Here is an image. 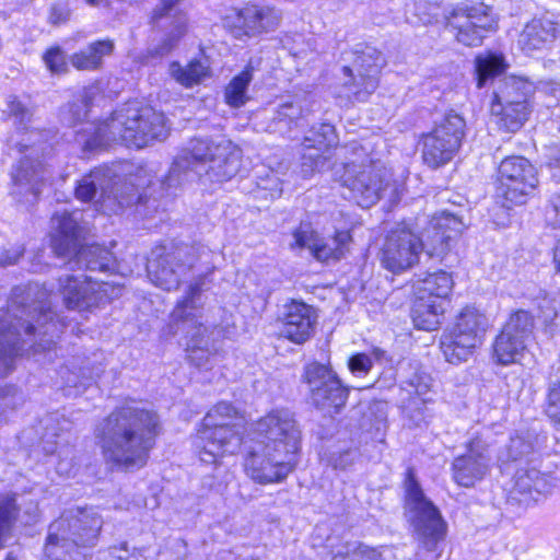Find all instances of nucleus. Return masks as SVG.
<instances>
[{
    "mask_svg": "<svg viewBox=\"0 0 560 560\" xmlns=\"http://www.w3.org/2000/svg\"><path fill=\"white\" fill-rule=\"evenodd\" d=\"M108 282L97 281L88 276H66L58 280V292L69 311L92 313L112 301Z\"/></svg>",
    "mask_w": 560,
    "mask_h": 560,
    "instance_id": "nucleus-17",
    "label": "nucleus"
},
{
    "mask_svg": "<svg viewBox=\"0 0 560 560\" xmlns=\"http://www.w3.org/2000/svg\"><path fill=\"white\" fill-rule=\"evenodd\" d=\"M70 11L61 5L54 4L49 9L48 22L50 25H61L68 22Z\"/></svg>",
    "mask_w": 560,
    "mask_h": 560,
    "instance_id": "nucleus-43",
    "label": "nucleus"
},
{
    "mask_svg": "<svg viewBox=\"0 0 560 560\" xmlns=\"http://www.w3.org/2000/svg\"><path fill=\"white\" fill-rule=\"evenodd\" d=\"M275 322L279 327L278 339L302 346L316 334L318 311L302 299H289Z\"/></svg>",
    "mask_w": 560,
    "mask_h": 560,
    "instance_id": "nucleus-18",
    "label": "nucleus"
},
{
    "mask_svg": "<svg viewBox=\"0 0 560 560\" xmlns=\"http://www.w3.org/2000/svg\"><path fill=\"white\" fill-rule=\"evenodd\" d=\"M465 453L455 456L451 464L452 480L458 487L472 488L489 474L487 445L476 434L465 443Z\"/></svg>",
    "mask_w": 560,
    "mask_h": 560,
    "instance_id": "nucleus-20",
    "label": "nucleus"
},
{
    "mask_svg": "<svg viewBox=\"0 0 560 560\" xmlns=\"http://www.w3.org/2000/svg\"><path fill=\"white\" fill-rule=\"evenodd\" d=\"M509 62L503 52L488 50L474 58V79L478 89L505 74Z\"/></svg>",
    "mask_w": 560,
    "mask_h": 560,
    "instance_id": "nucleus-29",
    "label": "nucleus"
},
{
    "mask_svg": "<svg viewBox=\"0 0 560 560\" xmlns=\"http://www.w3.org/2000/svg\"><path fill=\"white\" fill-rule=\"evenodd\" d=\"M115 42L112 38H98L89 43L84 48L70 56L71 66L78 71H98L104 66L105 58L113 55Z\"/></svg>",
    "mask_w": 560,
    "mask_h": 560,
    "instance_id": "nucleus-28",
    "label": "nucleus"
},
{
    "mask_svg": "<svg viewBox=\"0 0 560 560\" xmlns=\"http://www.w3.org/2000/svg\"><path fill=\"white\" fill-rule=\"evenodd\" d=\"M383 182L380 170L372 165L359 170L347 167L341 179L342 186L349 188L355 197L371 202L378 199L384 188Z\"/></svg>",
    "mask_w": 560,
    "mask_h": 560,
    "instance_id": "nucleus-25",
    "label": "nucleus"
},
{
    "mask_svg": "<svg viewBox=\"0 0 560 560\" xmlns=\"http://www.w3.org/2000/svg\"><path fill=\"white\" fill-rule=\"evenodd\" d=\"M254 70L250 63L245 65L224 86L223 100L231 108H241L248 102L247 91L254 78Z\"/></svg>",
    "mask_w": 560,
    "mask_h": 560,
    "instance_id": "nucleus-32",
    "label": "nucleus"
},
{
    "mask_svg": "<svg viewBox=\"0 0 560 560\" xmlns=\"http://www.w3.org/2000/svg\"><path fill=\"white\" fill-rule=\"evenodd\" d=\"M330 560H382L381 553L362 542L343 544V549L332 553Z\"/></svg>",
    "mask_w": 560,
    "mask_h": 560,
    "instance_id": "nucleus-36",
    "label": "nucleus"
},
{
    "mask_svg": "<svg viewBox=\"0 0 560 560\" xmlns=\"http://www.w3.org/2000/svg\"><path fill=\"white\" fill-rule=\"evenodd\" d=\"M209 155L201 158V161L215 163L212 166L214 176L219 182H226L234 177L242 165V149L230 140L221 141L208 147Z\"/></svg>",
    "mask_w": 560,
    "mask_h": 560,
    "instance_id": "nucleus-27",
    "label": "nucleus"
},
{
    "mask_svg": "<svg viewBox=\"0 0 560 560\" xmlns=\"http://www.w3.org/2000/svg\"><path fill=\"white\" fill-rule=\"evenodd\" d=\"M551 210L556 215L560 213V196L556 197L551 201ZM558 222L560 223V218L558 219Z\"/></svg>",
    "mask_w": 560,
    "mask_h": 560,
    "instance_id": "nucleus-47",
    "label": "nucleus"
},
{
    "mask_svg": "<svg viewBox=\"0 0 560 560\" xmlns=\"http://www.w3.org/2000/svg\"><path fill=\"white\" fill-rule=\"evenodd\" d=\"M535 315L524 308L509 313L490 345V359L499 366L518 364L534 339Z\"/></svg>",
    "mask_w": 560,
    "mask_h": 560,
    "instance_id": "nucleus-11",
    "label": "nucleus"
},
{
    "mask_svg": "<svg viewBox=\"0 0 560 560\" xmlns=\"http://www.w3.org/2000/svg\"><path fill=\"white\" fill-rule=\"evenodd\" d=\"M8 112L10 116L24 118L27 115L26 106L15 96L8 101Z\"/></svg>",
    "mask_w": 560,
    "mask_h": 560,
    "instance_id": "nucleus-44",
    "label": "nucleus"
},
{
    "mask_svg": "<svg viewBox=\"0 0 560 560\" xmlns=\"http://www.w3.org/2000/svg\"><path fill=\"white\" fill-rule=\"evenodd\" d=\"M52 219L57 222V225L50 237V246L56 256L65 257L70 254H80L82 249V229L72 214L63 211L54 214Z\"/></svg>",
    "mask_w": 560,
    "mask_h": 560,
    "instance_id": "nucleus-26",
    "label": "nucleus"
},
{
    "mask_svg": "<svg viewBox=\"0 0 560 560\" xmlns=\"http://www.w3.org/2000/svg\"><path fill=\"white\" fill-rule=\"evenodd\" d=\"M20 515L18 493H0V550L7 547L8 540L13 536Z\"/></svg>",
    "mask_w": 560,
    "mask_h": 560,
    "instance_id": "nucleus-33",
    "label": "nucleus"
},
{
    "mask_svg": "<svg viewBox=\"0 0 560 560\" xmlns=\"http://www.w3.org/2000/svg\"><path fill=\"white\" fill-rule=\"evenodd\" d=\"M163 431V421L155 409L126 398L96 424L94 439L110 468L129 472L149 464Z\"/></svg>",
    "mask_w": 560,
    "mask_h": 560,
    "instance_id": "nucleus-2",
    "label": "nucleus"
},
{
    "mask_svg": "<svg viewBox=\"0 0 560 560\" xmlns=\"http://www.w3.org/2000/svg\"><path fill=\"white\" fill-rule=\"evenodd\" d=\"M545 474L536 468H518L513 478L510 497L516 501L532 499L535 493H540L546 487Z\"/></svg>",
    "mask_w": 560,
    "mask_h": 560,
    "instance_id": "nucleus-30",
    "label": "nucleus"
},
{
    "mask_svg": "<svg viewBox=\"0 0 560 560\" xmlns=\"http://www.w3.org/2000/svg\"><path fill=\"white\" fill-rule=\"evenodd\" d=\"M552 262L555 266V271L560 275V237L556 241L552 248Z\"/></svg>",
    "mask_w": 560,
    "mask_h": 560,
    "instance_id": "nucleus-46",
    "label": "nucleus"
},
{
    "mask_svg": "<svg viewBox=\"0 0 560 560\" xmlns=\"http://www.w3.org/2000/svg\"><path fill=\"white\" fill-rule=\"evenodd\" d=\"M302 381L311 386L310 396L315 408L330 417L347 406L351 387L343 384L329 362L311 361L304 365Z\"/></svg>",
    "mask_w": 560,
    "mask_h": 560,
    "instance_id": "nucleus-14",
    "label": "nucleus"
},
{
    "mask_svg": "<svg viewBox=\"0 0 560 560\" xmlns=\"http://www.w3.org/2000/svg\"><path fill=\"white\" fill-rule=\"evenodd\" d=\"M167 133V118L163 112L149 104L131 102L95 121L88 145L95 149L119 140L127 148L142 149L166 138Z\"/></svg>",
    "mask_w": 560,
    "mask_h": 560,
    "instance_id": "nucleus-4",
    "label": "nucleus"
},
{
    "mask_svg": "<svg viewBox=\"0 0 560 560\" xmlns=\"http://www.w3.org/2000/svg\"><path fill=\"white\" fill-rule=\"evenodd\" d=\"M463 230L462 220L442 211L430 217L424 240L410 224L400 222L384 235L377 257L383 269L401 275L417 266L425 250L430 257L447 255Z\"/></svg>",
    "mask_w": 560,
    "mask_h": 560,
    "instance_id": "nucleus-3",
    "label": "nucleus"
},
{
    "mask_svg": "<svg viewBox=\"0 0 560 560\" xmlns=\"http://www.w3.org/2000/svg\"><path fill=\"white\" fill-rule=\"evenodd\" d=\"M205 276H199L189 283L184 294L176 300L170 314L175 325L190 323L191 330L184 334V352L188 362L195 366H202L219 354L220 349L213 339H210V328L199 319L195 313L202 308L199 300L203 293Z\"/></svg>",
    "mask_w": 560,
    "mask_h": 560,
    "instance_id": "nucleus-8",
    "label": "nucleus"
},
{
    "mask_svg": "<svg viewBox=\"0 0 560 560\" xmlns=\"http://www.w3.org/2000/svg\"><path fill=\"white\" fill-rule=\"evenodd\" d=\"M517 45L526 56L550 52L560 46V20L549 14L533 16L518 33Z\"/></svg>",
    "mask_w": 560,
    "mask_h": 560,
    "instance_id": "nucleus-21",
    "label": "nucleus"
},
{
    "mask_svg": "<svg viewBox=\"0 0 560 560\" xmlns=\"http://www.w3.org/2000/svg\"><path fill=\"white\" fill-rule=\"evenodd\" d=\"M20 341L2 345L0 347V377H4L14 370V360L21 354Z\"/></svg>",
    "mask_w": 560,
    "mask_h": 560,
    "instance_id": "nucleus-39",
    "label": "nucleus"
},
{
    "mask_svg": "<svg viewBox=\"0 0 560 560\" xmlns=\"http://www.w3.org/2000/svg\"><path fill=\"white\" fill-rule=\"evenodd\" d=\"M455 280L453 272L436 269L427 272L413 289L409 317L415 329L436 331L450 312Z\"/></svg>",
    "mask_w": 560,
    "mask_h": 560,
    "instance_id": "nucleus-7",
    "label": "nucleus"
},
{
    "mask_svg": "<svg viewBox=\"0 0 560 560\" xmlns=\"http://www.w3.org/2000/svg\"><path fill=\"white\" fill-rule=\"evenodd\" d=\"M96 195V186L93 182L81 180L75 185L74 196L82 202H90Z\"/></svg>",
    "mask_w": 560,
    "mask_h": 560,
    "instance_id": "nucleus-41",
    "label": "nucleus"
},
{
    "mask_svg": "<svg viewBox=\"0 0 560 560\" xmlns=\"http://www.w3.org/2000/svg\"><path fill=\"white\" fill-rule=\"evenodd\" d=\"M94 105L93 93H84L79 102H71L68 105L69 119L72 125L84 121Z\"/></svg>",
    "mask_w": 560,
    "mask_h": 560,
    "instance_id": "nucleus-38",
    "label": "nucleus"
},
{
    "mask_svg": "<svg viewBox=\"0 0 560 560\" xmlns=\"http://www.w3.org/2000/svg\"><path fill=\"white\" fill-rule=\"evenodd\" d=\"M1 415H2V413L0 412V416H1Z\"/></svg>",
    "mask_w": 560,
    "mask_h": 560,
    "instance_id": "nucleus-49",
    "label": "nucleus"
},
{
    "mask_svg": "<svg viewBox=\"0 0 560 560\" xmlns=\"http://www.w3.org/2000/svg\"><path fill=\"white\" fill-rule=\"evenodd\" d=\"M535 110L533 91L515 88L506 98L494 94L491 100V117L500 132L514 135L530 120Z\"/></svg>",
    "mask_w": 560,
    "mask_h": 560,
    "instance_id": "nucleus-19",
    "label": "nucleus"
},
{
    "mask_svg": "<svg viewBox=\"0 0 560 560\" xmlns=\"http://www.w3.org/2000/svg\"><path fill=\"white\" fill-rule=\"evenodd\" d=\"M380 52L375 49L353 51V68L343 66L341 71L349 80L346 86L358 97L361 94L371 95L380 82Z\"/></svg>",
    "mask_w": 560,
    "mask_h": 560,
    "instance_id": "nucleus-22",
    "label": "nucleus"
},
{
    "mask_svg": "<svg viewBox=\"0 0 560 560\" xmlns=\"http://www.w3.org/2000/svg\"><path fill=\"white\" fill-rule=\"evenodd\" d=\"M404 505L412 513V522L423 536L425 545L434 547L444 540L447 524L438 506L425 497L413 467H408L402 479Z\"/></svg>",
    "mask_w": 560,
    "mask_h": 560,
    "instance_id": "nucleus-13",
    "label": "nucleus"
},
{
    "mask_svg": "<svg viewBox=\"0 0 560 560\" xmlns=\"http://www.w3.org/2000/svg\"><path fill=\"white\" fill-rule=\"evenodd\" d=\"M170 69L172 78L186 89L201 84L212 74L210 66L198 58L190 59L185 66L173 61Z\"/></svg>",
    "mask_w": 560,
    "mask_h": 560,
    "instance_id": "nucleus-31",
    "label": "nucleus"
},
{
    "mask_svg": "<svg viewBox=\"0 0 560 560\" xmlns=\"http://www.w3.org/2000/svg\"><path fill=\"white\" fill-rule=\"evenodd\" d=\"M180 0H160L159 5L152 11V22H159L170 15L171 11L177 7Z\"/></svg>",
    "mask_w": 560,
    "mask_h": 560,
    "instance_id": "nucleus-42",
    "label": "nucleus"
},
{
    "mask_svg": "<svg viewBox=\"0 0 560 560\" xmlns=\"http://www.w3.org/2000/svg\"><path fill=\"white\" fill-rule=\"evenodd\" d=\"M178 14L183 18L174 23L172 30L159 43L156 47L159 55H167L173 51L188 33L189 23L186 14L183 11H179Z\"/></svg>",
    "mask_w": 560,
    "mask_h": 560,
    "instance_id": "nucleus-35",
    "label": "nucleus"
},
{
    "mask_svg": "<svg viewBox=\"0 0 560 560\" xmlns=\"http://www.w3.org/2000/svg\"><path fill=\"white\" fill-rule=\"evenodd\" d=\"M490 324L486 312L475 303L462 305L439 337L438 348L448 364L467 362L482 347Z\"/></svg>",
    "mask_w": 560,
    "mask_h": 560,
    "instance_id": "nucleus-6",
    "label": "nucleus"
},
{
    "mask_svg": "<svg viewBox=\"0 0 560 560\" xmlns=\"http://www.w3.org/2000/svg\"><path fill=\"white\" fill-rule=\"evenodd\" d=\"M103 527L102 517L88 508L61 513L48 525L43 544L46 560H86L84 550L97 545Z\"/></svg>",
    "mask_w": 560,
    "mask_h": 560,
    "instance_id": "nucleus-5",
    "label": "nucleus"
},
{
    "mask_svg": "<svg viewBox=\"0 0 560 560\" xmlns=\"http://www.w3.org/2000/svg\"><path fill=\"white\" fill-rule=\"evenodd\" d=\"M546 166L551 171L556 182L560 183V148L548 156Z\"/></svg>",
    "mask_w": 560,
    "mask_h": 560,
    "instance_id": "nucleus-45",
    "label": "nucleus"
},
{
    "mask_svg": "<svg viewBox=\"0 0 560 560\" xmlns=\"http://www.w3.org/2000/svg\"><path fill=\"white\" fill-rule=\"evenodd\" d=\"M539 184L536 166L525 156H504L495 172V196L508 210L527 202Z\"/></svg>",
    "mask_w": 560,
    "mask_h": 560,
    "instance_id": "nucleus-12",
    "label": "nucleus"
},
{
    "mask_svg": "<svg viewBox=\"0 0 560 560\" xmlns=\"http://www.w3.org/2000/svg\"><path fill=\"white\" fill-rule=\"evenodd\" d=\"M291 250L308 249L310 255L322 265L337 264L349 253L353 244V229H335L328 243L311 222H300L292 231Z\"/></svg>",
    "mask_w": 560,
    "mask_h": 560,
    "instance_id": "nucleus-15",
    "label": "nucleus"
},
{
    "mask_svg": "<svg viewBox=\"0 0 560 560\" xmlns=\"http://www.w3.org/2000/svg\"><path fill=\"white\" fill-rule=\"evenodd\" d=\"M348 368L352 373H369L373 368V361L366 353L357 352L348 359Z\"/></svg>",
    "mask_w": 560,
    "mask_h": 560,
    "instance_id": "nucleus-40",
    "label": "nucleus"
},
{
    "mask_svg": "<svg viewBox=\"0 0 560 560\" xmlns=\"http://www.w3.org/2000/svg\"><path fill=\"white\" fill-rule=\"evenodd\" d=\"M182 266L183 260L174 250L162 247L148 260L147 275L154 285L164 291H171L179 287L177 268Z\"/></svg>",
    "mask_w": 560,
    "mask_h": 560,
    "instance_id": "nucleus-24",
    "label": "nucleus"
},
{
    "mask_svg": "<svg viewBox=\"0 0 560 560\" xmlns=\"http://www.w3.org/2000/svg\"><path fill=\"white\" fill-rule=\"evenodd\" d=\"M443 26L452 34L456 44L477 48L498 32L499 16L485 0H465L444 14Z\"/></svg>",
    "mask_w": 560,
    "mask_h": 560,
    "instance_id": "nucleus-10",
    "label": "nucleus"
},
{
    "mask_svg": "<svg viewBox=\"0 0 560 560\" xmlns=\"http://www.w3.org/2000/svg\"><path fill=\"white\" fill-rule=\"evenodd\" d=\"M42 59L52 74H65L69 71L67 56L59 45H51L47 47L42 56Z\"/></svg>",
    "mask_w": 560,
    "mask_h": 560,
    "instance_id": "nucleus-37",
    "label": "nucleus"
},
{
    "mask_svg": "<svg viewBox=\"0 0 560 560\" xmlns=\"http://www.w3.org/2000/svg\"><path fill=\"white\" fill-rule=\"evenodd\" d=\"M152 185L148 172L139 166L125 176L118 185L114 198L120 209L144 207L151 199L147 189Z\"/></svg>",
    "mask_w": 560,
    "mask_h": 560,
    "instance_id": "nucleus-23",
    "label": "nucleus"
},
{
    "mask_svg": "<svg viewBox=\"0 0 560 560\" xmlns=\"http://www.w3.org/2000/svg\"><path fill=\"white\" fill-rule=\"evenodd\" d=\"M245 412L231 401L215 402L195 429V453L205 464L219 465L243 446L244 474L258 485L287 480L301 451L296 421L283 409H272L248 425Z\"/></svg>",
    "mask_w": 560,
    "mask_h": 560,
    "instance_id": "nucleus-1",
    "label": "nucleus"
},
{
    "mask_svg": "<svg viewBox=\"0 0 560 560\" xmlns=\"http://www.w3.org/2000/svg\"><path fill=\"white\" fill-rule=\"evenodd\" d=\"M541 408L550 427L560 431V378L547 385Z\"/></svg>",
    "mask_w": 560,
    "mask_h": 560,
    "instance_id": "nucleus-34",
    "label": "nucleus"
},
{
    "mask_svg": "<svg viewBox=\"0 0 560 560\" xmlns=\"http://www.w3.org/2000/svg\"><path fill=\"white\" fill-rule=\"evenodd\" d=\"M281 20L277 7L247 1L242 7H232L222 16V25L233 38L245 39L275 32Z\"/></svg>",
    "mask_w": 560,
    "mask_h": 560,
    "instance_id": "nucleus-16",
    "label": "nucleus"
},
{
    "mask_svg": "<svg viewBox=\"0 0 560 560\" xmlns=\"http://www.w3.org/2000/svg\"><path fill=\"white\" fill-rule=\"evenodd\" d=\"M467 132L465 118L454 109L446 110L430 130L417 137L416 151L421 164L430 171L447 166L460 153Z\"/></svg>",
    "mask_w": 560,
    "mask_h": 560,
    "instance_id": "nucleus-9",
    "label": "nucleus"
},
{
    "mask_svg": "<svg viewBox=\"0 0 560 560\" xmlns=\"http://www.w3.org/2000/svg\"><path fill=\"white\" fill-rule=\"evenodd\" d=\"M2 560H21V558L14 551H8Z\"/></svg>",
    "mask_w": 560,
    "mask_h": 560,
    "instance_id": "nucleus-48",
    "label": "nucleus"
}]
</instances>
